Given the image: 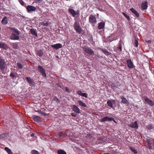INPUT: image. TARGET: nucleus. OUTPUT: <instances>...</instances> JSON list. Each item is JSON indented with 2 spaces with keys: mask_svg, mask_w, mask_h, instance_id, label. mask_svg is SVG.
<instances>
[{
  "mask_svg": "<svg viewBox=\"0 0 154 154\" xmlns=\"http://www.w3.org/2000/svg\"><path fill=\"white\" fill-rule=\"evenodd\" d=\"M115 87V86L114 85H112L111 86V88L113 89H114Z\"/></svg>",
  "mask_w": 154,
  "mask_h": 154,
  "instance_id": "56",
  "label": "nucleus"
},
{
  "mask_svg": "<svg viewBox=\"0 0 154 154\" xmlns=\"http://www.w3.org/2000/svg\"><path fill=\"white\" fill-rule=\"evenodd\" d=\"M146 42L147 43H151V40L146 41Z\"/></svg>",
  "mask_w": 154,
  "mask_h": 154,
  "instance_id": "53",
  "label": "nucleus"
},
{
  "mask_svg": "<svg viewBox=\"0 0 154 154\" xmlns=\"http://www.w3.org/2000/svg\"><path fill=\"white\" fill-rule=\"evenodd\" d=\"M58 154H66L65 151L62 149L59 150L57 151Z\"/></svg>",
  "mask_w": 154,
  "mask_h": 154,
  "instance_id": "33",
  "label": "nucleus"
},
{
  "mask_svg": "<svg viewBox=\"0 0 154 154\" xmlns=\"http://www.w3.org/2000/svg\"><path fill=\"white\" fill-rule=\"evenodd\" d=\"M38 70L42 74V76L45 77L46 76L45 70L42 66H38Z\"/></svg>",
  "mask_w": 154,
  "mask_h": 154,
  "instance_id": "3",
  "label": "nucleus"
},
{
  "mask_svg": "<svg viewBox=\"0 0 154 154\" xmlns=\"http://www.w3.org/2000/svg\"><path fill=\"white\" fill-rule=\"evenodd\" d=\"M0 48H3L5 50L8 49V47L4 44L0 43Z\"/></svg>",
  "mask_w": 154,
  "mask_h": 154,
  "instance_id": "30",
  "label": "nucleus"
},
{
  "mask_svg": "<svg viewBox=\"0 0 154 154\" xmlns=\"http://www.w3.org/2000/svg\"><path fill=\"white\" fill-rule=\"evenodd\" d=\"M71 115L73 117H76L77 116V115L74 113H71Z\"/></svg>",
  "mask_w": 154,
  "mask_h": 154,
  "instance_id": "47",
  "label": "nucleus"
},
{
  "mask_svg": "<svg viewBox=\"0 0 154 154\" xmlns=\"http://www.w3.org/2000/svg\"><path fill=\"white\" fill-rule=\"evenodd\" d=\"M32 154H39L38 152L35 150H32L31 152Z\"/></svg>",
  "mask_w": 154,
  "mask_h": 154,
  "instance_id": "39",
  "label": "nucleus"
},
{
  "mask_svg": "<svg viewBox=\"0 0 154 154\" xmlns=\"http://www.w3.org/2000/svg\"><path fill=\"white\" fill-rule=\"evenodd\" d=\"M32 117L33 120L35 121L39 122L41 120L40 117L38 116L34 115Z\"/></svg>",
  "mask_w": 154,
  "mask_h": 154,
  "instance_id": "21",
  "label": "nucleus"
},
{
  "mask_svg": "<svg viewBox=\"0 0 154 154\" xmlns=\"http://www.w3.org/2000/svg\"><path fill=\"white\" fill-rule=\"evenodd\" d=\"M17 74L14 73L13 72H11L10 76L12 77V78L13 79H16L17 77Z\"/></svg>",
  "mask_w": 154,
  "mask_h": 154,
  "instance_id": "28",
  "label": "nucleus"
},
{
  "mask_svg": "<svg viewBox=\"0 0 154 154\" xmlns=\"http://www.w3.org/2000/svg\"><path fill=\"white\" fill-rule=\"evenodd\" d=\"M121 99H122V101L121 103H125V98L123 96L121 97Z\"/></svg>",
  "mask_w": 154,
  "mask_h": 154,
  "instance_id": "43",
  "label": "nucleus"
},
{
  "mask_svg": "<svg viewBox=\"0 0 154 154\" xmlns=\"http://www.w3.org/2000/svg\"><path fill=\"white\" fill-rule=\"evenodd\" d=\"M43 23V25L44 26H47L48 25V23L47 22H46L45 23Z\"/></svg>",
  "mask_w": 154,
  "mask_h": 154,
  "instance_id": "45",
  "label": "nucleus"
},
{
  "mask_svg": "<svg viewBox=\"0 0 154 154\" xmlns=\"http://www.w3.org/2000/svg\"><path fill=\"white\" fill-rule=\"evenodd\" d=\"M69 12L71 14L73 17H75V15H78V14H76V12H75V11L73 9L69 8Z\"/></svg>",
  "mask_w": 154,
  "mask_h": 154,
  "instance_id": "17",
  "label": "nucleus"
},
{
  "mask_svg": "<svg viewBox=\"0 0 154 154\" xmlns=\"http://www.w3.org/2000/svg\"><path fill=\"white\" fill-rule=\"evenodd\" d=\"M118 49H120V51H121L122 48H121V46H119V47H118Z\"/></svg>",
  "mask_w": 154,
  "mask_h": 154,
  "instance_id": "54",
  "label": "nucleus"
},
{
  "mask_svg": "<svg viewBox=\"0 0 154 154\" xmlns=\"http://www.w3.org/2000/svg\"><path fill=\"white\" fill-rule=\"evenodd\" d=\"M37 54L39 57H42L43 54V52L42 50H38L37 51Z\"/></svg>",
  "mask_w": 154,
  "mask_h": 154,
  "instance_id": "31",
  "label": "nucleus"
},
{
  "mask_svg": "<svg viewBox=\"0 0 154 154\" xmlns=\"http://www.w3.org/2000/svg\"><path fill=\"white\" fill-rule=\"evenodd\" d=\"M89 20L90 23H94L97 22L96 17L92 15L89 17Z\"/></svg>",
  "mask_w": 154,
  "mask_h": 154,
  "instance_id": "10",
  "label": "nucleus"
},
{
  "mask_svg": "<svg viewBox=\"0 0 154 154\" xmlns=\"http://www.w3.org/2000/svg\"><path fill=\"white\" fill-rule=\"evenodd\" d=\"M5 60L0 58V68L2 70H4L5 69Z\"/></svg>",
  "mask_w": 154,
  "mask_h": 154,
  "instance_id": "6",
  "label": "nucleus"
},
{
  "mask_svg": "<svg viewBox=\"0 0 154 154\" xmlns=\"http://www.w3.org/2000/svg\"><path fill=\"white\" fill-rule=\"evenodd\" d=\"M35 134L34 133H32L31 134L30 136L32 137H34L35 135Z\"/></svg>",
  "mask_w": 154,
  "mask_h": 154,
  "instance_id": "52",
  "label": "nucleus"
},
{
  "mask_svg": "<svg viewBox=\"0 0 154 154\" xmlns=\"http://www.w3.org/2000/svg\"><path fill=\"white\" fill-rule=\"evenodd\" d=\"M2 23L4 25H6L8 23L7 17L6 16L1 21Z\"/></svg>",
  "mask_w": 154,
  "mask_h": 154,
  "instance_id": "25",
  "label": "nucleus"
},
{
  "mask_svg": "<svg viewBox=\"0 0 154 154\" xmlns=\"http://www.w3.org/2000/svg\"><path fill=\"white\" fill-rule=\"evenodd\" d=\"M17 66H18V67L22 69L23 67V65H22L21 63H17Z\"/></svg>",
  "mask_w": 154,
  "mask_h": 154,
  "instance_id": "40",
  "label": "nucleus"
},
{
  "mask_svg": "<svg viewBox=\"0 0 154 154\" xmlns=\"http://www.w3.org/2000/svg\"><path fill=\"white\" fill-rule=\"evenodd\" d=\"M144 99L145 100V103L146 104H148L151 106H154V103L146 97H145Z\"/></svg>",
  "mask_w": 154,
  "mask_h": 154,
  "instance_id": "4",
  "label": "nucleus"
},
{
  "mask_svg": "<svg viewBox=\"0 0 154 154\" xmlns=\"http://www.w3.org/2000/svg\"><path fill=\"white\" fill-rule=\"evenodd\" d=\"M125 139L126 140H127V141H128V140H127V138H126H126H125Z\"/></svg>",
  "mask_w": 154,
  "mask_h": 154,
  "instance_id": "62",
  "label": "nucleus"
},
{
  "mask_svg": "<svg viewBox=\"0 0 154 154\" xmlns=\"http://www.w3.org/2000/svg\"><path fill=\"white\" fill-rule=\"evenodd\" d=\"M122 14H123V15H124V16L125 17V12H123V13H122Z\"/></svg>",
  "mask_w": 154,
  "mask_h": 154,
  "instance_id": "57",
  "label": "nucleus"
},
{
  "mask_svg": "<svg viewBox=\"0 0 154 154\" xmlns=\"http://www.w3.org/2000/svg\"><path fill=\"white\" fill-rule=\"evenodd\" d=\"M78 103L81 106H82L84 107H86L87 106L85 104L83 103L82 101L81 100H79L78 101Z\"/></svg>",
  "mask_w": 154,
  "mask_h": 154,
  "instance_id": "26",
  "label": "nucleus"
},
{
  "mask_svg": "<svg viewBox=\"0 0 154 154\" xmlns=\"http://www.w3.org/2000/svg\"><path fill=\"white\" fill-rule=\"evenodd\" d=\"M146 128L148 130H151L153 128V127L152 124H150L147 125Z\"/></svg>",
  "mask_w": 154,
  "mask_h": 154,
  "instance_id": "36",
  "label": "nucleus"
},
{
  "mask_svg": "<svg viewBox=\"0 0 154 154\" xmlns=\"http://www.w3.org/2000/svg\"><path fill=\"white\" fill-rule=\"evenodd\" d=\"M8 28L12 30H14V32L16 33L17 35H20V32L17 29L15 28L14 27H9Z\"/></svg>",
  "mask_w": 154,
  "mask_h": 154,
  "instance_id": "19",
  "label": "nucleus"
},
{
  "mask_svg": "<svg viewBox=\"0 0 154 154\" xmlns=\"http://www.w3.org/2000/svg\"><path fill=\"white\" fill-rule=\"evenodd\" d=\"M83 50L90 55H94V51L91 48L87 46H84L83 47Z\"/></svg>",
  "mask_w": 154,
  "mask_h": 154,
  "instance_id": "2",
  "label": "nucleus"
},
{
  "mask_svg": "<svg viewBox=\"0 0 154 154\" xmlns=\"http://www.w3.org/2000/svg\"><path fill=\"white\" fill-rule=\"evenodd\" d=\"M51 46L56 50L61 48L62 47V45L60 43H57L52 45Z\"/></svg>",
  "mask_w": 154,
  "mask_h": 154,
  "instance_id": "14",
  "label": "nucleus"
},
{
  "mask_svg": "<svg viewBox=\"0 0 154 154\" xmlns=\"http://www.w3.org/2000/svg\"><path fill=\"white\" fill-rule=\"evenodd\" d=\"M130 10L137 17H139V13L134 9L132 8H131Z\"/></svg>",
  "mask_w": 154,
  "mask_h": 154,
  "instance_id": "23",
  "label": "nucleus"
},
{
  "mask_svg": "<svg viewBox=\"0 0 154 154\" xmlns=\"http://www.w3.org/2000/svg\"><path fill=\"white\" fill-rule=\"evenodd\" d=\"M128 126L135 129H137L138 128V126L137 121H135L134 122H131L128 125Z\"/></svg>",
  "mask_w": 154,
  "mask_h": 154,
  "instance_id": "12",
  "label": "nucleus"
},
{
  "mask_svg": "<svg viewBox=\"0 0 154 154\" xmlns=\"http://www.w3.org/2000/svg\"><path fill=\"white\" fill-rule=\"evenodd\" d=\"M76 14H78V15L79 14V13H77L76 12Z\"/></svg>",
  "mask_w": 154,
  "mask_h": 154,
  "instance_id": "63",
  "label": "nucleus"
},
{
  "mask_svg": "<svg viewBox=\"0 0 154 154\" xmlns=\"http://www.w3.org/2000/svg\"><path fill=\"white\" fill-rule=\"evenodd\" d=\"M102 142H103L101 141L100 143H102Z\"/></svg>",
  "mask_w": 154,
  "mask_h": 154,
  "instance_id": "59",
  "label": "nucleus"
},
{
  "mask_svg": "<svg viewBox=\"0 0 154 154\" xmlns=\"http://www.w3.org/2000/svg\"><path fill=\"white\" fill-rule=\"evenodd\" d=\"M129 104V102L126 99V104H127L128 105Z\"/></svg>",
  "mask_w": 154,
  "mask_h": 154,
  "instance_id": "51",
  "label": "nucleus"
},
{
  "mask_svg": "<svg viewBox=\"0 0 154 154\" xmlns=\"http://www.w3.org/2000/svg\"><path fill=\"white\" fill-rule=\"evenodd\" d=\"M25 79L30 85H34L35 82L34 80L32 79H31L30 77H26L25 78Z\"/></svg>",
  "mask_w": 154,
  "mask_h": 154,
  "instance_id": "8",
  "label": "nucleus"
},
{
  "mask_svg": "<svg viewBox=\"0 0 154 154\" xmlns=\"http://www.w3.org/2000/svg\"><path fill=\"white\" fill-rule=\"evenodd\" d=\"M20 16H21V17H23V18L24 17V16H21V15H20Z\"/></svg>",
  "mask_w": 154,
  "mask_h": 154,
  "instance_id": "61",
  "label": "nucleus"
},
{
  "mask_svg": "<svg viewBox=\"0 0 154 154\" xmlns=\"http://www.w3.org/2000/svg\"><path fill=\"white\" fill-rule=\"evenodd\" d=\"M5 149L8 154H13L12 152L8 148L5 147Z\"/></svg>",
  "mask_w": 154,
  "mask_h": 154,
  "instance_id": "35",
  "label": "nucleus"
},
{
  "mask_svg": "<svg viewBox=\"0 0 154 154\" xmlns=\"http://www.w3.org/2000/svg\"><path fill=\"white\" fill-rule=\"evenodd\" d=\"M148 141V143H149V141Z\"/></svg>",
  "mask_w": 154,
  "mask_h": 154,
  "instance_id": "64",
  "label": "nucleus"
},
{
  "mask_svg": "<svg viewBox=\"0 0 154 154\" xmlns=\"http://www.w3.org/2000/svg\"><path fill=\"white\" fill-rule=\"evenodd\" d=\"M67 135L66 133L64 131H60L59 132L58 135L57 136V137H60L61 138H65Z\"/></svg>",
  "mask_w": 154,
  "mask_h": 154,
  "instance_id": "7",
  "label": "nucleus"
},
{
  "mask_svg": "<svg viewBox=\"0 0 154 154\" xmlns=\"http://www.w3.org/2000/svg\"><path fill=\"white\" fill-rule=\"evenodd\" d=\"M65 89H66L65 90L66 91H67V92H71L70 91H69V89L68 88L66 87Z\"/></svg>",
  "mask_w": 154,
  "mask_h": 154,
  "instance_id": "49",
  "label": "nucleus"
},
{
  "mask_svg": "<svg viewBox=\"0 0 154 154\" xmlns=\"http://www.w3.org/2000/svg\"><path fill=\"white\" fill-rule=\"evenodd\" d=\"M112 120L115 122H116L115 120L114 119V118H113V119H112Z\"/></svg>",
  "mask_w": 154,
  "mask_h": 154,
  "instance_id": "60",
  "label": "nucleus"
},
{
  "mask_svg": "<svg viewBox=\"0 0 154 154\" xmlns=\"http://www.w3.org/2000/svg\"><path fill=\"white\" fill-rule=\"evenodd\" d=\"M127 65L129 69H132L134 67V64L131 59L127 60Z\"/></svg>",
  "mask_w": 154,
  "mask_h": 154,
  "instance_id": "9",
  "label": "nucleus"
},
{
  "mask_svg": "<svg viewBox=\"0 0 154 154\" xmlns=\"http://www.w3.org/2000/svg\"><path fill=\"white\" fill-rule=\"evenodd\" d=\"M73 109L77 113H80L79 109L75 105H73Z\"/></svg>",
  "mask_w": 154,
  "mask_h": 154,
  "instance_id": "20",
  "label": "nucleus"
},
{
  "mask_svg": "<svg viewBox=\"0 0 154 154\" xmlns=\"http://www.w3.org/2000/svg\"><path fill=\"white\" fill-rule=\"evenodd\" d=\"M13 48L15 49H17L18 48V45L17 44H14L13 45Z\"/></svg>",
  "mask_w": 154,
  "mask_h": 154,
  "instance_id": "44",
  "label": "nucleus"
},
{
  "mask_svg": "<svg viewBox=\"0 0 154 154\" xmlns=\"http://www.w3.org/2000/svg\"><path fill=\"white\" fill-rule=\"evenodd\" d=\"M147 2H144L142 3L141 5L142 9L143 10L146 9L147 8Z\"/></svg>",
  "mask_w": 154,
  "mask_h": 154,
  "instance_id": "24",
  "label": "nucleus"
},
{
  "mask_svg": "<svg viewBox=\"0 0 154 154\" xmlns=\"http://www.w3.org/2000/svg\"><path fill=\"white\" fill-rule=\"evenodd\" d=\"M130 148L131 151L133 152L134 154H136L138 153V152L136 149V148L132 147H130Z\"/></svg>",
  "mask_w": 154,
  "mask_h": 154,
  "instance_id": "29",
  "label": "nucleus"
},
{
  "mask_svg": "<svg viewBox=\"0 0 154 154\" xmlns=\"http://www.w3.org/2000/svg\"><path fill=\"white\" fill-rule=\"evenodd\" d=\"M77 94L79 95H81L82 96L86 98H87V94L86 93H83L82 91H78L77 92Z\"/></svg>",
  "mask_w": 154,
  "mask_h": 154,
  "instance_id": "22",
  "label": "nucleus"
},
{
  "mask_svg": "<svg viewBox=\"0 0 154 154\" xmlns=\"http://www.w3.org/2000/svg\"><path fill=\"white\" fill-rule=\"evenodd\" d=\"M18 1L21 5L23 6L24 5L25 3L22 0H19Z\"/></svg>",
  "mask_w": 154,
  "mask_h": 154,
  "instance_id": "42",
  "label": "nucleus"
},
{
  "mask_svg": "<svg viewBox=\"0 0 154 154\" xmlns=\"http://www.w3.org/2000/svg\"><path fill=\"white\" fill-rule=\"evenodd\" d=\"M10 37L11 39L13 40H18L20 38L18 36L16 35L14 33H12Z\"/></svg>",
  "mask_w": 154,
  "mask_h": 154,
  "instance_id": "13",
  "label": "nucleus"
},
{
  "mask_svg": "<svg viewBox=\"0 0 154 154\" xmlns=\"http://www.w3.org/2000/svg\"><path fill=\"white\" fill-rule=\"evenodd\" d=\"M27 11L29 13L31 11H34L35 10L36 8L35 7L31 5H28L26 8Z\"/></svg>",
  "mask_w": 154,
  "mask_h": 154,
  "instance_id": "11",
  "label": "nucleus"
},
{
  "mask_svg": "<svg viewBox=\"0 0 154 154\" xmlns=\"http://www.w3.org/2000/svg\"><path fill=\"white\" fill-rule=\"evenodd\" d=\"M149 141L150 142V143H154V139H150Z\"/></svg>",
  "mask_w": 154,
  "mask_h": 154,
  "instance_id": "48",
  "label": "nucleus"
},
{
  "mask_svg": "<svg viewBox=\"0 0 154 154\" xmlns=\"http://www.w3.org/2000/svg\"><path fill=\"white\" fill-rule=\"evenodd\" d=\"M146 147L149 148V149H152L154 150V145H147Z\"/></svg>",
  "mask_w": 154,
  "mask_h": 154,
  "instance_id": "37",
  "label": "nucleus"
},
{
  "mask_svg": "<svg viewBox=\"0 0 154 154\" xmlns=\"http://www.w3.org/2000/svg\"><path fill=\"white\" fill-rule=\"evenodd\" d=\"M115 102V100H112V101L109 100L107 101V103L109 106L111 108H112L113 106L112 103L114 102Z\"/></svg>",
  "mask_w": 154,
  "mask_h": 154,
  "instance_id": "27",
  "label": "nucleus"
},
{
  "mask_svg": "<svg viewBox=\"0 0 154 154\" xmlns=\"http://www.w3.org/2000/svg\"><path fill=\"white\" fill-rule=\"evenodd\" d=\"M105 22H101L98 24V26L97 28L99 29H103L104 26Z\"/></svg>",
  "mask_w": 154,
  "mask_h": 154,
  "instance_id": "18",
  "label": "nucleus"
},
{
  "mask_svg": "<svg viewBox=\"0 0 154 154\" xmlns=\"http://www.w3.org/2000/svg\"><path fill=\"white\" fill-rule=\"evenodd\" d=\"M35 1L36 3H40L42 1V0H35Z\"/></svg>",
  "mask_w": 154,
  "mask_h": 154,
  "instance_id": "46",
  "label": "nucleus"
},
{
  "mask_svg": "<svg viewBox=\"0 0 154 154\" xmlns=\"http://www.w3.org/2000/svg\"><path fill=\"white\" fill-rule=\"evenodd\" d=\"M73 27L76 32L79 34L81 33L82 31V29L80 26L79 24V22H75L73 25Z\"/></svg>",
  "mask_w": 154,
  "mask_h": 154,
  "instance_id": "1",
  "label": "nucleus"
},
{
  "mask_svg": "<svg viewBox=\"0 0 154 154\" xmlns=\"http://www.w3.org/2000/svg\"><path fill=\"white\" fill-rule=\"evenodd\" d=\"M53 99L54 100L58 102V103L60 102L59 100L56 96H54L53 98Z\"/></svg>",
  "mask_w": 154,
  "mask_h": 154,
  "instance_id": "41",
  "label": "nucleus"
},
{
  "mask_svg": "<svg viewBox=\"0 0 154 154\" xmlns=\"http://www.w3.org/2000/svg\"><path fill=\"white\" fill-rule=\"evenodd\" d=\"M103 52L106 55H109L111 54V53H109L106 50L103 49L102 50Z\"/></svg>",
  "mask_w": 154,
  "mask_h": 154,
  "instance_id": "34",
  "label": "nucleus"
},
{
  "mask_svg": "<svg viewBox=\"0 0 154 154\" xmlns=\"http://www.w3.org/2000/svg\"><path fill=\"white\" fill-rule=\"evenodd\" d=\"M89 137H91V135L90 134L89 136Z\"/></svg>",
  "mask_w": 154,
  "mask_h": 154,
  "instance_id": "58",
  "label": "nucleus"
},
{
  "mask_svg": "<svg viewBox=\"0 0 154 154\" xmlns=\"http://www.w3.org/2000/svg\"><path fill=\"white\" fill-rule=\"evenodd\" d=\"M126 18L128 19V20H130L129 17L126 14Z\"/></svg>",
  "mask_w": 154,
  "mask_h": 154,
  "instance_id": "50",
  "label": "nucleus"
},
{
  "mask_svg": "<svg viewBox=\"0 0 154 154\" xmlns=\"http://www.w3.org/2000/svg\"><path fill=\"white\" fill-rule=\"evenodd\" d=\"M98 140H100V141H102L103 140V139L102 138H99L98 139Z\"/></svg>",
  "mask_w": 154,
  "mask_h": 154,
  "instance_id": "55",
  "label": "nucleus"
},
{
  "mask_svg": "<svg viewBox=\"0 0 154 154\" xmlns=\"http://www.w3.org/2000/svg\"><path fill=\"white\" fill-rule=\"evenodd\" d=\"M113 119V118H109L108 116L105 117L104 118H103L102 119L101 121L102 122H104L105 121H111Z\"/></svg>",
  "mask_w": 154,
  "mask_h": 154,
  "instance_id": "16",
  "label": "nucleus"
},
{
  "mask_svg": "<svg viewBox=\"0 0 154 154\" xmlns=\"http://www.w3.org/2000/svg\"><path fill=\"white\" fill-rule=\"evenodd\" d=\"M11 135L8 133H3L0 135V138L3 140L7 139L8 137H11Z\"/></svg>",
  "mask_w": 154,
  "mask_h": 154,
  "instance_id": "5",
  "label": "nucleus"
},
{
  "mask_svg": "<svg viewBox=\"0 0 154 154\" xmlns=\"http://www.w3.org/2000/svg\"><path fill=\"white\" fill-rule=\"evenodd\" d=\"M30 32L32 35H35L36 37H38L37 31L36 29H30Z\"/></svg>",
  "mask_w": 154,
  "mask_h": 154,
  "instance_id": "15",
  "label": "nucleus"
},
{
  "mask_svg": "<svg viewBox=\"0 0 154 154\" xmlns=\"http://www.w3.org/2000/svg\"><path fill=\"white\" fill-rule=\"evenodd\" d=\"M37 112H38L39 113L41 114L42 115L44 116H47V114L46 113L44 112L38 110Z\"/></svg>",
  "mask_w": 154,
  "mask_h": 154,
  "instance_id": "38",
  "label": "nucleus"
},
{
  "mask_svg": "<svg viewBox=\"0 0 154 154\" xmlns=\"http://www.w3.org/2000/svg\"><path fill=\"white\" fill-rule=\"evenodd\" d=\"M137 39V38H135L134 42V45L136 47H137L138 46V42Z\"/></svg>",
  "mask_w": 154,
  "mask_h": 154,
  "instance_id": "32",
  "label": "nucleus"
}]
</instances>
